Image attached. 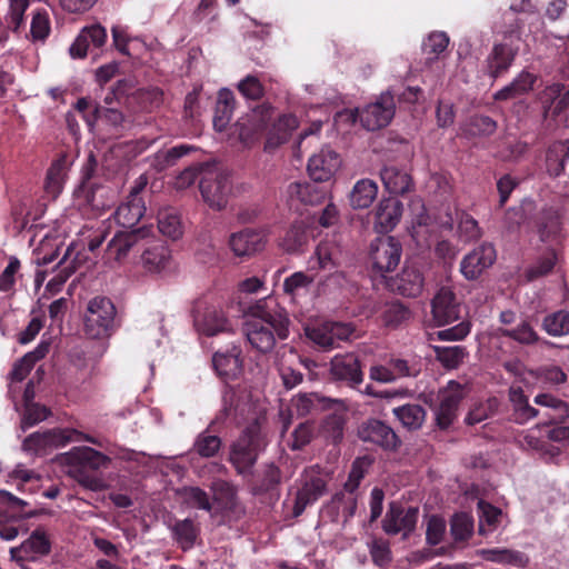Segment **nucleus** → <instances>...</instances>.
<instances>
[{"label": "nucleus", "instance_id": "1", "mask_svg": "<svg viewBox=\"0 0 569 569\" xmlns=\"http://www.w3.org/2000/svg\"><path fill=\"white\" fill-rule=\"evenodd\" d=\"M62 459L67 466V473L83 488L91 491H101L106 488L103 480L90 475L88 470L106 468L110 462L107 456L90 447H74L64 453Z\"/></svg>", "mask_w": 569, "mask_h": 569}, {"label": "nucleus", "instance_id": "2", "mask_svg": "<svg viewBox=\"0 0 569 569\" xmlns=\"http://www.w3.org/2000/svg\"><path fill=\"white\" fill-rule=\"evenodd\" d=\"M86 440L96 443V440L76 429H51L37 431L28 436L22 443L26 452L39 455L48 450L64 447L69 442Z\"/></svg>", "mask_w": 569, "mask_h": 569}, {"label": "nucleus", "instance_id": "3", "mask_svg": "<svg viewBox=\"0 0 569 569\" xmlns=\"http://www.w3.org/2000/svg\"><path fill=\"white\" fill-rule=\"evenodd\" d=\"M200 191L210 208L222 209L230 193L228 174L216 166L201 164Z\"/></svg>", "mask_w": 569, "mask_h": 569}, {"label": "nucleus", "instance_id": "4", "mask_svg": "<svg viewBox=\"0 0 569 569\" xmlns=\"http://www.w3.org/2000/svg\"><path fill=\"white\" fill-rule=\"evenodd\" d=\"M246 313L248 319H259L273 326L279 339L288 338L289 318L276 297L269 295L254 301L248 307Z\"/></svg>", "mask_w": 569, "mask_h": 569}, {"label": "nucleus", "instance_id": "5", "mask_svg": "<svg viewBox=\"0 0 569 569\" xmlns=\"http://www.w3.org/2000/svg\"><path fill=\"white\" fill-rule=\"evenodd\" d=\"M369 465L370 461L368 458H358L352 463L349 478L345 483V489L348 491V495L338 493L331 501V508L335 509L337 513L343 518L345 521L355 515L357 500L353 496V492L362 480Z\"/></svg>", "mask_w": 569, "mask_h": 569}, {"label": "nucleus", "instance_id": "6", "mask_svg": "<svg viewBox=\"0 0 569 569\" xmlns=\"http://www.w3.org/2000/svg\"><path fill=\"white\" fill-rule=\"evenodd\" d=\"M332 405L342 406V401L338 399H331L319 393H299L295 396L288 408V411L280 412V419L282 422V431H287L291 425L292 417H305L307 415L315 413L319 410L330 408Z\"/></svg>", "mask_w": 569, "mask_h": 569}, {"label": "nucleus", "instance_id": "7", "mask_svg": "<svg viewBox=\"0 0 569 569\" xmlns=\"http://www.w3.org/2000/svg\"><path fill=\"white\" fill-rule=\"evenodd\" d=\"M116 309L111 300L96 297L89 301L86 313V332L92 338L107 335L113 325Z\"/></svg>", "mask_w": 569, "mask_h": 569}, {"label": "nucleus", "instance_id": "8", "mask_svg": "<svg viewBox=\"0 0 569 569\" xmlns=\"http://www.w3.org/2000/svg\"><path fill=\"white\" fill-rule=\"evenodd\" d=\"M141 246V264L148 273L164 276L176 270L171 251L163 241L147 237Z\"/></svg>", "mask_w": 569, "mask_h": 569}, {"label": "nucleus", "instance_id": "9", "mask_svg": "<svg viewBox=\"0 0 569 569\" xmlns=\"http://www.w3.org/2000/svg\"><path fill=\"white\" fill-rule=\"evenodd\" d=\"M196 330L207 337L232 332V321L220 306H199L194 313Z\"/></svg>", "mask_w": 569, "mask_h": 569}, {"label": "nucleus", "instance_id": "10", "mask_svg": "<svg viewBox=\"0 0 569 569\" xmlns=\"http://www.w3.org/2000/svg\"><path fill=\"white\" fill-rule=\"evenodd\" d=\"M465 395L463 387L456 381H449L448 385L438 392V403L435 406L433 410L437 425L440 428H448L457 418L458 408Z\"/></svg>", "mask_w": 569, "mask_h": 569}, {"label": "nucleus", "instance_id": "11", "mask_svg": "<svg viewBox=\"0 0 569 569\" xmlns=\"http://www.w3.org/2000/svg\"><path fill=\"white\" fill-rule=\"evenodd\" d=\"M395 116V99L387 91L380 94L377 101L366 106L359 113L361 124L370 131L389 124Z\"/></svg>", "mask_w": 569, "mask_h": 569}, {"label": "nucleus", "instance_id": "12", "mask_svg": "<svg viewBox=\"0 0 569 569\" xmlns=\"http://www.w3.org/2000/svg\"><path fill=\"white\" fill-rule=\"evenodd\" d=\"M51 542L42 528H38L20 546L10 549L11 560L22 566L26 561H37L50 553Z\"/></svg>", "mask_w": 569, "mask_h": 569}, {"label": "nucleus", "instance_id": "13", "mask_svg": "<svg viewBox=\"0 0 569 569\" xmlns=\"http://www.w3.org/2000/svg\"><path fill=\"white\" fill-rule=\"evenodd\" d=\"M402 248L393 237L377 239L371 243V260L379 273L392 271L400 262Z\"/></svg>", "mask_w": 569, "mask_h": 569}, {"label": "nucleus", "instance_id": "14", "mask_svg": "<svg viewBox=\"0 0 569 569\" xmlns=\"http://www.w3.org/2000/svg\"><path fill=\"white\" fill-rule=\"evenodd\" d=\"M258 456V436L256 427L247 429L232 445L230 461L239 473H246L256 462Z\"/></svg>", "mask_w": 569, "mask_h": 569}, {"label": "nucleus", "instance_id": "15", "mask_svg": "<svg viewBox=\"0 0 569 569\" xmlns=\"http://www.w3.org/2000/svg\"><path fill=\"white\" fill-rule=\"evenodd\" d=\"M496 249L490 243L475 248L461 260L460 271L467 280H475L496 261Z\"/></svg>", "mask_w": 569, "mask_h": 569}, {"label": "nucleus", "instance_id": "16", "mask_svg": "<svg viewBox=\"0 0 569 569\" xmlns=\"http://www.w3.org/2000/svg\"><path fill=\"white\" fill-rule=\"evenodd\" d=\"M149 233L148 229H138L133 231H119L108 243L106 257L108 261L117 263L123 262L132 248L143 243Z\"/></svg>", "mask_w": 569, "mask_h": 569}, {"label": "nucleus", "instance_id": "17", "mask_svg": "<svg viewBox=\"0 0 569 569\" xmlns=\"http://www.w3.org/2000/svg\"><path fill=\"white\" fill-rule=\"evenodd\" d=\"M418 513V508L403 509L396 503H391L383 519V530L388 535L402 533L406 538L415 529Z\"/></svg>", "mask_w": 569, "mask_h": 569}, {"label": "nucleus", "instance_id": "18", "mask_svg": "<svg viewBox=\"0 0 569 569\" xmlns=\"http://www.w3.org/2000/svg\"><path fill=\"white\" fill-rule=\"evenodd\" d=\"M223 409L226 417L233 416L237 422L254 420V405L249 395L244 391L227 389L222 396Z\"/></svg>", "mask_w": 569, "mask_h": 569}, {"label": "nucleus", "instance_id": "19", "mask_svg": "<svg viewBox=\"0 0 569 569\" xmlns=\"http://www.w3.org/2000/svg\"><path fill=\"white\" fill-rule=\"evenodd\" d=\"M243 331L251 347L262 353L273 349L278 337L273 326L259 319H247Z\"/></svg>", "mask_w": 569, "mask_h": 569}, {"label": "nucleus", "instance_id": "20", "mask_svg": "<svg viewBox=\"0 0 569 569\" xmlns=\"http://www.w3.org/2000/svg\"><path fill=\"white\" fill-rule=\"evenodd\" d=\"M431 312L437 326H446L459 318V303L449 287H441L431 302Z\"/></svg>", "mask_w": 569, "mask_h": 569}, {"label": "nucleus", "instance_id": "21", "mask_svg": "<svg viewBox=\"0 0 569 569\" xmlns=\"http://www.w3.org/2000/svg\"><path fill=\"white\" fill-rule=\"evenodd\" d=\"M340 156L330 148H322L308 161L309 176L315 181L329 180L340 168Z\"/></svg>", "mask_w": 569, "mask_h": 569}, {"label": "nucleus", "instance_id": "22", "mask_svg": "<svg viewBox=\"0 0 569 569\" xmlns=\"http://www.w3.org/2000/svg\"><path fill=\"white\" fill-rule=\"evenodd\" d=\"M403 212L402 203L395 198H383L373 211V229L379 233L390 232L399 223Z\"/></svg>", "mask_w": 569, "mask_h": 569}, {"label": "nucleus", "instance_id": "23", "mask_svg": "<svg viewBox=\"0 0 569 569\" xmlns=\"http://www.w3.org/2000/svg\"><path fill=\"white\" fill-rule=\"evenodd\" d=\"M330 373L335 379L346 381L351 387L360 385L363 380L359 360L352 353L335 356L330 362Z\"/></svg>", "mask_w": 569, "mask_h": 569}, {"label": "nucleus", "instance_id": "24", "mask_svg": "<svg viewBox=\"0 0 569 569\" xmlns=\"http://www.w3.org/2000/svg\"><path fill=\"white\" fill-rule=\"evenodd\" d=\"M290 207L298 209L299 204H318L326 196L323 188L313 182H291L286 190Z\"/></svg>", "mask_w": 569, "mask_h": 569}, {"label": "nucleus", "instance_id": "25", "mask_svg": "<svg viewBox=\"0 0 569 569\" xmlns=\"http://www.w3.org/2000/svg\"><path fill=\"white\" fill-rule=\"evenodd\" d=\"M425 286V278L419 267L406 264L392 282V289L405 297H418Z\"/></svg>", "mask_w": 569, "mask_h": 569}, {"label": "nucleus", "instance_id": "26", "mask_svg": "<svg viewBox=\"0 0 569 569\" xmlns=\"http://www.w3.org/2000/svg\"><path fill=\"white\" fill-rule=\"evenodd\" d=\"M359 437L367 442H372L385 449L397 447V436L395 431L380 420H369L359 429Z\"/></svg>", "mask_w": 569, "mask_h": 569}, {"label": "nucleus", "instance_id": "27", "mask_svg": "<svg viewBox=\"0 0 569 569\" xmlns=\"http://www.w3.org/2000/svg\"><path fill=\"white\" fill-rule=\"evenodd\" d=\"M230 248L238 257H247L261 251L266 243V236L261 231L243 230L230 237Z\"/></svg>", "mask_w": 569, "mask_h": 569}, {"label": "nucleus", "instance_id": "28", "mask_svg": "<svg viewBox=\"0 0 569 569\" xmlns=\"http://www.w3.org/2000/svg\"><path fill=\"white\" fill-rule=\"evenodd\" d=\"M91 37L93 48H101L107 40V31L100 24L83 28L69 48L72 59H83L90 52L86 39Z\"/></svg>", "mask_w": 569, "mask_h": 569}, {"label": "nucleus", "instance_id": "29", "mask_svg": "<svg viewBox=\"0 0 569 569\" xmlns=\"http://www.w3.org/2000/svg\"><path fill=\"white\" fill-rule=\"evenodd\" d=\"M339 248L333 241H321L308 260L309 271H332L338 267Z\"/></svg>", "mask_w": 569, "mask_h": 569}, {"label": "nucleus", "instance_id": "30", "mask_svg": "<svg viewBox=\"0 0 569 569\" xmlns=\"http://www.w3.org/2000/svg\"><path fill=\"white\" fill-rule=\"evenodd\" d=\"M517 50L507 43L496 44L487 58V72L497 79L502 76L512 64Z\"/></svg>", "mask_w": 569, "mask_h": 569}, {"label": "nucleus", "instance_id": "31", "mask_svg": "<svg viewBox=\"0 0 569 569\" xmlns=\"http://www.w3.org/2000/svg\"><path fill=\"white\" fill-rule=\"evenodd\" d=\"M380 179L386 191L391 194H403L412 187L410 174L396 166H385L380 170Z\"/></svg>", "mask_w": 569, "mask_h": 569}, {"label": "nucleus", "instance_id": "32", "mask_svg": "<svg viewBox=\"0 0 569 569\" xmlns=\"http://www.w3.org/2000/svg\"><path fill=\"white\" fill-rule=\"evenodd\" d=\"M379 187L377 182L369 178L358 180L350 193L349 203L353 209H367L377 199Z\"/></svg>", "mask_w": 569, "mask_h": 569}, {"label": "nucleus", "instance_id": "33", "mask_svg": "<svg viewBox=\"0 0 569 569\" xmlns=\"http://www.w3.org/2000/svg\"><path fill=\"white\" fill-rule=\"evenodd\" d=\"M536 81V74L523 70L512 80L511 83L497 91L493 94V99L502 101L527 94L533 89Z\"/></svg>", "mask_w": 569, "mask_h": 569}, {"label": "nucleus", "instance_id": "34", "mask_svg": "<svg viewBox=\"0 0 569 569\" xmlns=\"http://www.w3.org/2000/svg\"><path fill=\"white\" fill-rule=\"evenodd\" d=\"M146 207L142 198L128 197L116 210L113 217L116 222L124 228L136 226L144 214Z\"/></svg>", "mask_w": 569, "mask_h": 569}, {"label": "nucleus", "instance_id": "35", "mask_svg": "<svg viewBox=\"0 0 569 569\" xmlns=\"http://www.w3.org/2000/svg\"><path fill=\"white\" fill-rule=\"evenodd\" d=\"M212 363L218 375L224 379L237 378L242 371L240 351L236 348L228 352L214 353Z\"/></svg>", "mask_w": 569, "mask_h": 569}, {"label": "nucleus", "instance_id": "36", "mask_svg": "<svg viewBox=\"0 0 569 569\" xmlns=\"http://www.w3.org/2000/svg\"><path fill=\"white\" fill-rule=\"evenodd\" d=\"M409 209L411 214L409 231L411 237L417 242H420L426 239V228L429 222V216L427 214L423 200L419 197L412 198L409 203Z\"/></svg>", "mask_w": 569, "mask_h": 569}, {"label": "nucleus", "instance_id": "37", "mask_svg": "<svg viewBox=\"0 0 569 569\" xmlns=\"http://www.w3.org/2000/svg\"><path fill=\"white\" fill-rule=\"evenodd\" d=\"M326 481L321 477H311L309 480H306L302 488L298 491L296 515H299L308 503L321 497L326 492Z\"/></svg>", "mask_w": 569, "mask_h": 569}, {"label": "nucleus", "instance_id": "38", "mask_svg": "<svg viewBox=\"0 0 569 569\" xmlns=\"http://www.w3.org/2000/svg\"><path fill=\"white\" fill-rule=\"evenodd\" d=\"M478 511L480 535L491 533L500 526L503 515L499 508L480 500L478 502Z\"/></svg>", "mask_w": 569, "mask_h": 569}, {"label": "nucleus", "instance_id": "39", "mask_svg": "<svg viewBox=\"0 0 569 569\" xmlns=\"http://www.w3.org/2000/svg\"><path fill=\"white\" fill-rule=\"evenodd\" d=\"M315 279L303 271H296L288 276L282 283V292L296 302L298 297L309 290Z\"/></svg>", "mask_w": 569, "mask_h": 569}, {"label": "nucleus", "instance_id": "40", "mask_svg": "<svg viewBox=\"0 0 569 569\" xmlns=\"http://www.w3.org/2000/svg\"><path fill=\"white\" fill-rule=\"evenodd\" d=\"M297 127L298 119L293 114H283L279 117L277 123L273 124V131L267 139L266 148H274L284 142Z\"/></svg>", "mask_w": 569, "mask_h": 569}, {"label": "nucleus", "instance_id": "41", "mask_svg": "<svg viewBox=\"0 0 569 569\" xmlns=\"http://www.w3.org/2000/svg\"><path fill=\"white\" fill-rule=\"evenodd\" d=\"M234 106L233 92L229 89H221L218 94V101L216 107V117L213 124L216 129L222 131L227 123L231 119V114Z\"/></svg>", "mask_w": 569, "mask_h": 569}, {"label": "nucleus", "instance_id": "42", "mask_svg": "<svg viewBox=\"0 0 569 569\" xmlns=\"http://www.w3.org/2000/svg\"><path fill=\"white\" fill-rule=\"evenodd\" d=\"M182 505L188 508L211 511L212 505L208 493L199 487H183L177 491Z\"/></svg>", "mask_w": 569, "mask_h": 569}, {"label": "nucleus", "instance_id": "43", "mask_svg": "<svg viewBox=\"0 0 569 569\" xmlns=\"http://www.w3.org/2000/svg\"><path fill=\"white\" fill-rule=\"evenodd\" d=\"M569 158V142H556L547 152L546 162L548 172L552 176H559L565 168V162Z\"/></svg>", "mask_w": 569, "mask_h": 569}, {"label": "nucleus", "instance_id": "44", "mask_svg": "<svg viewBox=\"0 0 569 569\" xmlns=\"http://www.w3.org/2000/svg\"><path fill=\"white\" fill-rule=\"evenodd\" d=\"M395 416L408 429H419L426 418L425 409L419 405H405L393 409Z\"/></svg>", "mask_w": 569, "mask_h": 569}, {"label": "nucleus", "instance_id": "45", "mask_svg": "<svg viewBox=\"0 0 569 569\" xmlns=\"http://www.w3.org/2000/svg\"><path fill=\"white\" fill-rule=\"evenodd\" d=\"M158 228L163 236L172 239H178L182 234L180 217L171 208L162 209L159 211Z\"/></svg>", "mask_w": 569, "mask_h": 569}, {"label": "nucleus", "instance_id": "46", "mask_svg": "<svg viewBox=\"0 0 569 569\" xmlns=\"http://www.w3.org/2000/svg\"><path fill=\"white\" fill-rule=\"evenodd\" d=\"M47 352L48 345L41 343L34 351L27 353L14 365L11 371L12 379L16 381H22L32 369L34 363L43 358Z\"/></svg>", "mask_w": 569, "mask_h": 569}, {"label": "nucleus", "instance_id": "47", "mask_svg": "<svg viewBox=\"0 0 569 569\" xmlns=\"http://www.w3.org/2000/svg\"><path fill=\"white\" fill-rule=\"evenodd\" d=\"M497 123L487 116H473L462 127V132L469 137H486L492 134Z\"/></svg>", "mask_w": 569, "mask_h": 569}, {"label": "nucleus", "instance_id": "48", "mask_svg": "<svg viewBox=\"0 0 569 569\" xmlns=\"http://www.w3.org/2000/svg\"><path fill=\"white\" fill-rule=\"evenodd\" d=\"M51 31L50 17L47 10H37L32 13L30 23V39L32 42L43 43Z\"/></svg>", "mask_w": 569, "mask_h": 569}, {"label": "nucleus", "instance_id": "49", "mask_svg": "<svg viewBox=\"0 0 569 569\" xmlns=\"http://www.w3.org/2000/svg\"><path fill=\"white\" fill-rule=\"evenodd\" d=\"M433 351L437 360H439L447 369H455L459 367L467 356L466 349L461 346H435Z\"/></svg>", "mask_w": 569, "mask_h": 569}, {"label": "nucleus", "instance_id": "50", "mask_svg": "<svg viewBox=\"0 0 569 569\" xmlns=\"http://www.w3.org/2000/svg\"><path fill=\"white\" fill-rule=\"evenodd\" d=\"M172 530L177 542L183 550H189L193 547L198 536V528L192 520H180L173 526Z\"/></svg>", "mask_w": 569, "mask_h": 569}, {"label": "nucleus", "instance_id": "51", "mask_svg": "<svg viewBox=\"0 0 569 569\" xmlns=\"http://www.w3.org/2000/svg\"><path fill=\"white\" fill-rule=\"evenodd\" d=\"M190 150H192V147L189 144H180L168 150H161L154 154L153 166L157 170L161 171L173 166L178 159L187 154Z\"/></svg>", "mask_w": 569, "mask_h": 569}, {"label": "nucleus", "instance_id": "52", "mask_svg": "<svg viewBox=\"0 0 569 569\" xmlns=\"http://www.w3.org/2000/svg\"><path fill=\"white\" fill-rule=\"evenodd\" d=\"M220 448L221 439L204 431L194 440L192 450L202 458H211L218 453Z\"/></svg>", "mask_w": 569, "mask_h": 569}, {"label": "nucleus", "instance_id": "53", "mask_svg": "<svg viewBox=\"0 0 569 569\" xmlns=\"http://www.w3.org/2000/svg\"><path fill=\"white\" fill-rule=\"evenodd\" d=\"M479 555L483 559L497 563H522V555L518 551H513L507 548L481 549L479 550Z\"/></svg>", "mask_w": 569, "mask_h": 569}, {"label": "nucleus", "instance_id": "54", "mask_svg": "<svg viewBox=\"0 0 569 569\" xmlns=\"http://www.w3.org/2000/svg\"><path fill=\"white\" fill-rule=\"evenodd\" d=\"M451 536L455 541H466L473 531V519L466 512L457 513L451 519Z\"/></svg>", "mask_w": 569, "mask_h": 569}, {"label": "nucleus", "instance_id": "55", "mask_svg": "<svg viewBox=\"0 0 569 569\" xmlns=\"http://www.w3.org/2000/svg\"><path fill=\"white\" fill-rule=\"evenodd\" d=\"M7 2L6 21L11 30L17 32L24 21V12L30 6V0H7Z\"/></svg>", "mask_w": 569, "mask_h": 569}, {"label": "nucleus", "instance_id": "56", "mask_svg": "<svg viewBox=\"0 0 569 569\" xmlns=\"http://www.w3.org/2000/svg\"><path fill=\"white\" fill-rule=\"evenodd\" d=\"M382 317L386 326L396 328L407 322L411 317V312L402 303L391 302L386 306Z\"/></svg>", "mask_w": 569, "mask_h": 569}, {"label": "nucleus", "instance_id": "57", "mask_svg": "<svg viewBox=\"0 0 569 569\" xmlns=\"http://www.w3.org/2000/svg\"><path fill=\"white\" fill-rule=\"evenodd\" d=\"M67 168L63 159H59L54 161L48 170L46 188L52 194H57L60 192L64 179H66Z\"/></svg>", "mask_w": 569, "mask_h": 569}, {"label": "nucleus", "instance_id": "58", "mask_svg": "<svg viewBox=\"0 0 569 569\" xmlns=\"http://www.w3.org/2000/svg\"><path fill=\"white\" fill-rule=\"evenodd\" d=\"M449 37L446 32H432L423 42V51L428 60L432 61L447 49Z\"/></svg>", "mask_w": 569, "mask_h": 569}, {"label": "nucleus", "instance_id": "59", "mask_svg": "<svg viewBox=\"0 0 569 569\" xmlns=\"http://www.w3.org/2000/svg\"><path fill=\"white\" fill-rule=\"evenodd\" d=\"M535 403H537L540 409L539 411H550L551 409H556V418H568L569 417V407L568 405L549 393H541L536 396Z\"/></svg>", "mask_w": 569, "mask_h": 569}, {"label": "nucleus", "instance_id": "60", "mask_svg": "<svg viewBox=\"0 0 569 569\" xmlns=\"http://www.w3.org/2000/svg\"><path fill=\"white\" fill-rule=\"evenodd\" d=\"M503 336L510 337L519 343L530 345L538 340V336L531 326L521 321L515 328H505L499 330Z\"/></svg>", "mask_w": 569, "mask_h": 569}, {"label": "nucleus", "instance_id": "61", "mask_svg": "<svg viewBox=\"0 0 569 569\" xmlns=\"http://www.w3.org/2000/svg\"><path fill=\"white\" fill-rule=\"evenodd\" d=\"M545 330L551 336H565L569 333V313L556 312L545 318Z\"/></svg>", "mask_w": 569, "mask_h": 569}, {"label": "nucleus", "instance_id": "62", "mask_svg": "<svg viewBox=\"0 0 569 569\" xmlns=\"http://www.w3.org/2000/svg\"><path fill=\"white\" fill-rule=\"evenodd\" d=\"M50 411L47 407L40 406L39 403H29L24 407V411L21 418V428L27 430L34 425L43 421L48 418Z\"/></svg>", "mask_w": 569, "mask_h": 569}, {"label": "nucleus", "instance_id": "63", "mask_svg": "<svg viewBox=\"0 0 569 569\" xmlns=\"http://www.w3.org/2000/svg\"><path fill=\"white\" fill-rule=\"evenodd\" d=\"M308 237L301 227H292L283 237L280 246L284 251L295 253L299 251L306 243Z\"/></svg>", "mask_w": 569, "mask_h": 569}, {"label": "nucleus", "instance_id": "64", "mask_svg": "<svg viewBox=\"0 0 569 569\" xmlns=\"http://www.w3.org/2000/svg\"><path fill=\"white\" fill-rule=\"evenodd\" d=\"M306 335L312 342L321 348L330 349L335 347L327 321L315 327L306 328Z\"/></svg>", "mask_w": 569, "mask_h": 569}]
</instances>
